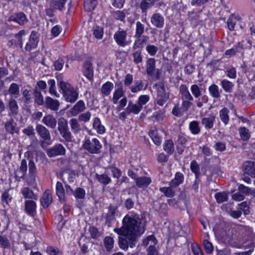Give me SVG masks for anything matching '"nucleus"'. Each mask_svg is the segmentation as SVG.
I'll list each match as a JSON object with an SVG mask.
<instances>
[{"label": "nucleus", "mask_w": 255, "mask_h": 255, "mask_svg": "<svg viewBox=\"0 0 255 255\" xmlns=\"http://www.w3.org/2000/svg\"><path fill=\"white\" fill-rule=\"evenodd\" d=\"M123 226L114 229L119 235L120 248L127 250L135 246L137 239L144 232L145 221L137 214H128L122 220Z\"/></svg>", "instance_id": "nucleus-1"}, {"label": "nucleus", "mask_w": 255, "mask_h": 255, "mask_svg": "<svg viewBox=\"0 0 255 255\" xmlns=\"http://www.w3.org/2000/svg\"><path fill=\"white\" fill-rule=\"evenodd\" d=\"M157 88V96L155 99L156 103L160 106L168 101L169 98V94L166 92L164 85L163 83L160 82L156 84Z\"/></svg>", "instance_id": "nucleus-2"}, {"label": "nucleus", "mask_w": 255, "mask_h": 255, "mask_svg": "<svg viewBox=\"0 0 255 255\" xmlns=\"http://www.w3.org/2000/svg\"><path fill=\"white\" fill-rule=\"evenodd\" d=\"M82 147L91 153H98L100 151L102 145L99 140L95 138L86 139Z\"/></svg>", "instance_id": "nucleus-3"}, {"label": "nucleus", "mask_w": 255, "mask_h": 255, "mask_svg": "<svg viewBox=\"0 0 255 255\" xmlns=\"http://www.w3.org/2000/svg\"><path fill=\"white\" fill-rule=\"evenodd\" d=\"M215 234L219 241L225 244L230 243L233 240V233L230 230L227 231L224 229H215Z\"/></svg>", "instance_id": "nucleus-4"}, {"label": "nucleus", "mask_w": 255, "mask_h": 255, "mask_svg": "<svg viewBox=\"0 0 255 255\" xmlns=\"http://www.w3.org/2000/svg\"><path fill=\"white\" fill-rule=\"evenodd\" d=\"M127 37V31L124 30H119L114 35V39L116 43L121 47H125L130 44V40H128Z\"/></svg>", "instance_id": "nucleus-5"}, {"label": "nucleus", "mask_w": 255, "mask_h": 255, "mask_svg": "<svg viewBox=\"0 0 255 255\" xmlns=\"http://www.w3.org/2000/svg\"><path fill=\"white\" fill-rule=\"evenodd\" d=\"M46 152L48 157H53L59 155H65L66 149L62 144L57 143L53 147L48 149Z\"/></svg>", "instance_id": "nucleus-6"}, {"label": "nucleus", "mask_w": 255, "mask_h": 255, "mask_svg": "<svg viewBox=\"0 0 255 255\" xmlns=\"http://www.w3.org/2000/svg\"><path fill=\"white\" fill-rule=\"evenodd\" d=\"M39 42V36L37 32L32 31L30 35L28 42L26 44L25 49L27 51L35 49Z\"/></svg>", "instance_id": "nucleus-7"}, {"label": "nucleus", "mask_w": 255, "mask_h": 255, "mask_svg": "<svg viewBox=\"0 0 255 255\" xmlns=\"http://www.w3.org/2000/svg\"><path fill=\"white\" fill-rule=\"evenodd\" d=\"M147 74L151 76L155 75V78L158 79L160 77V72L158 69H155V61L153 58H149L147 61L146 64Z\"/></svg>", "instance_id": "nucleus-8"}, {"label": "nucleus", "mask_w": 255, "mask_h": 255, "mask_svg": "<svg viewBox=\"0 0 255 255\" xmlns=\"http://www.w3.org/2000/svg\"><path fill=\"white\" fill-rule=\"evenodd\" d=\"M118 213V207L110 205L108 207V212L106 216V224L110 227L113 221L115 220V216Z\"/></svg>", "instance_id": "nucleus-9"}, {"label": "nucleus", "mask_w": 255, "mask_h": 255, "mask_svg": "<svg viewBox=\"0 0 255 255\" xmlns=\"http://www.w3.org/2000/svg\"><path fill=\"white\" fill-rule=\"evenodd\" d=\"M164 18L163 16L159 13H153L150 18V22L152 25L157 28H162L164 25Z\"/></svg>", "instance_id": "nucleus-10"}, {"label": "nucleus", "mask_w": 255, "mask_h": 255, "mask_svg": "<svg viewBox=\"0 0 255 255\" xmlns=\"http://www.w3.org/2000/svg\"><path fill=\"white\" fill-rule=\"evenodd\" d=\"M36 130L38 135L44 141L51 140V135L49 129L45 127L38 124L36 126Z\"/></svg>", "instance_id": "nucleus-11"}, {"label": "nucleus", "mask_w": 255, "mask_h": 255, "mask_svg": "<svg viewBox=\"0 0 255 255\" xmlns=\"http://www.w3.org/2000/svg\"><path fill=\"white\" fill-rule=\"evenodd\" d=\"M243 168L245 174L253 178L255 177V162L252 161L245 162Z\"/></svg>", "instance_id": "nucleus-12"}, {"label": "nucleus", "mask_w": 255, "mask_h": 255, "mask_svg": "<svg viewBox=\"0 0 255 255\" xmlns=\"http://www.w3.org/2000/svg\"><path fill=\"white\" fill-rule=\"evenodd\" d=\"M8 21H14L19 25H22L26 23L28 20L25 15L22 12L14 13L8 19Z\"/></svg>", "instance_id": "nucleus-13"}, {"label": "nucleus", "mask_w": 255, "mask_h": 255, "mask_svg": "<svg viewBox=\"0 0 255 255\" xmlns=\"http://www.w3.org/2000/svg\"><path fill=\"white\" fill-rule=\"evenodd\" d=\"M83 74L90 81H92L94 71L92 64L89 61H86L83 65Z\"/></svg>", "instance_id": "nucleus-14"}, {"label": "nucleus", "mask_w": 255, "mask_h": 255, "mask_svg": "<svg viewBox=\"0 0 255 255\" xmlns=\"http://www.w3.org/2000/svg\"><path fill=\"white\" fill-rule=\"evenodd\" d=\"M42 122L47 127L51 129H55L57 124L56 118L50 114L45 116L42 120Z\"/></svg>", "instance_id": "nucleus-15"}, {"label": "nucleus", "mask_w": 255, "mask_h": 255, "mask_svg": "<svg viewBox=\"0 0 255 255\" xmlns=\"http://www.w3.org/2000/svg\"><path fill=\"white\" fill-rule=\"evenodd\" d=\"M27 169V162L25 159H22L19 167V170L15 171V177L16 180L19 181L20 178H23L26 173Z\"/></svg>", "instance_id": "nucleus-16"}, {"label": "nucleus", "mask_w": 255, "mask_h": 255, "mask_svg": "<svg viewBox=\"0 0 255 255\" xmlns=\"http://www.w3.org/2000/svg\"><path fill=\"white\" fill-rule=\"evenodd\" d=\"M117 87L113 93V96L112 99V101L114 104H117L119 99L122 97H125V93L122 83L117 85Z\"/></svg>", "instance_id": "nucleus-17"}, {"label": "nucleus", "mask_w": 255, "mask_h": 255, "mask_svg": "<svg viewBox=\"0 0 255 255\" xmlns=\"http://www.w3.org/2000/svg\"><path fill=\"white\" fill-rule=\"evenodd\" d=\"M85 109L86 106L84 102L80 100L70 110V112L72 116H76L83 112Z\"/></svg>", "instance_id": "nucleus-18"}, {"label": "nucleus", "mask_w": 255, "mask_h": 255, "mask_svg": "<svg viewBox=\"0 0 255 255\" xmlns=\"http://www.w3.org/2000/svg\"><path fill=\"white\" fill-rule=\"evenodd\" d=\"M36 204L35 201L32 200H27L25 201V211L30 216H33L36 211Z\"/></svg>", "instance_id": "nucleus-19"}, {"label": "nucleus", "mask_w": 255, "mask_h": 255, "mask_svg": "<svg viewBox=\"0 0 255 255\" xmlns=\"http://www.w3.org/2000/svg\"><path fill=\"white\" fill-rule=\"evenodd\" d=\"M52 202V195L49 190H46L41 199V204L43 208H47Z\"/></svg>", "instance_id": "nucleus-20"}, {"label": "nucleus", "mask_w": 255, "mask_h": 255, "mask_svg": "<svg viewBox=\"0 0 255 255\" xmlns=\"http://www.w3.org/2000/svg\"><path fill=\"white\" fill-rule=\"evenodd\" d=\"M25 30H21L14 35V38L10 41L11 44H15L20 48L22 47V36L25 34Z\"/></svg>", "instance_id": "nucleus-21"}, {"label": "nucleus", "mask_w": 255, "mask_h": 255, "mask_svg": "<svg viewBox=\"0 0 255 255\" xmlns=\"http://www.w3.org/2000/svg\"><path fill=\"white\" fill-rule=\"evenodd\" d=\"M63 95L66 101L71 103L75 102L78 97V93L74 88L67 91Z\"/></svg>", "instance_id": "nucleus-22"}, {"label": "nucleus", "mask_w": 255, "mask_h": 255, "mask_svg": "<svg viewBox=\"0 0 255 255\" xmlns=\"http://www.w3.org/2000/svg\"><path fill=\"white\" fill-rule=\"evenodd\" d=\"M179 92L181 95V98L182 100H193V97L189 92L186 85H181L179 87Z\"/></svg>", "instance_id": "nucleus-23"}, {"label": "nucleus", "mask_w": 255, "mask_h": 255, "mask_svg": "<svg viewBox=\"0 0 255 255\" xmlns=\"http://www.w3.org/2000/svg\"><path fill=\"white\" fill-rule=\"evenodd\" d=\"M126 109L128 113H132L136 115L141 111L142 107L137 103L134 104L131 101H129Z\"/></svg>", "instance_id": "nucleus-24"}, {"label": "nucleus", "mask_w": 255, "mask_h": 255, "mask_svg": "<svg viewBox=\"0 0 255 255\" xmlns=\"http://www.w3.org/2000/svg\"><path fill=\"white\" fill-rule=\"evenodd\" d=\"M56 194L61 202H64L65 200V189L61 182L58 181L56 185Z\"/></svg>", "instance_id": "nucleus-25"}, {"label": "nucleus", "mask_w": 255, "mask_h": 255, "mask_svg": "<svg viewBox=\"0 0 255 255\" xmlns=\"http://www.w3.org/2000/svg\"><path fill=\"white\" fill-rule=\"evenodd\" d=\"M151 182V180L148 177L142 176L136 179V184L139 188H146Z\"/></svg>", "instance_id": "nucleus-26"}, {"label": "nucleus", "mask_w": 255, "mask_h": 255, "mask_svg": "<svg viewBox=\"0 0 255 255\" xmlns=\"http://www.w3.org/2000/svg\"><path fill=\"white\" fill-rule=\"evenodd\" d=\"M21 193L25 198L32 200H37L38 196L34 194L33 191L28 187H23L21 190Z\"/></svg>", "instance_id": "nucleus-27"}, {"label": "nucleus", "mask_w": 255, "mask_h": 255, "mask_svg": "<svg viewBox=\"0 0 255 255\" xmlns=\"http://www.w3.org/2000/svg\"><path fill=\"white\" fill-rule=\"evenodd\" d=\"M8 108L10 111L9 116H15L18 113V106L15 99L11 98L8 102Z\"/></svg>", "instance_id": "nucleus-28"}, {"label": "nucleus", "mask_w": 255, "mask_h": 255, "mask_svg": "<svg viewBox=\"0 0 255 255\" xmlns=\"http://www.w3.org/2000/svg\"><path fill=\"white\" fill-rule=\"evenodd\" d=\"M215 121V117L214 116H210L208 117L203 118L202 119L201 124L206 128L210 129L213 128Z\"/></svg>", "instance_id": "nucleus-29"}, {"label": "nucleus", "mask_w": 255, "mask_h": 255, "mask_svg": "<svg viewBox=\"0 0 255 255\" xmlns=\"http://www.w3.org/2000/svg\"><path fill=\"white\" fill-rule=\"evenodd\" d=\"M47 107L53 111H57L59 107V102L50 97H47L45 101Z\"/></svg>", "instance_id": "nucleus-30"}, {"label": "nucleus", "mask_w": 255, "mask_h": 255, "mask_svg": "<svg viewBox=\"0 0 255 255\" xmlns=\"http://www.w3.org/2000/svg\"><path fill=\"white\" fill-rule=\"evenodd\" d=\"M114 88V84L111 82H107L103 84L101 88V92L104 96H108L110 94Z\"/></svg>", "instance_id": "nucleus-31"}, {"label": "nucleus", "mask_w": 255, "mask_h": 255, "mask_svg": "<svg viewBox=\"0 0 255 255\" xmlns=\"http://www.w3.org/2000/svg\"><path fill=\"white\" fill-rule=\"evenodd\" d=\"M93 127L99 134H103L105 131V127L101 125L100 120L98 118H95L94 119Z\"/></svg>", "instance_id": "nucleus-32"}, {"label": "nucleus", "mask_w": 255, "mask_h": 255, "mask_svg": "<svg viewBox=\"0 0 255 255\" xmlns=\"http://www.w3.org/2000/svg\"><path fill=\"white\" fill-rule=\"evenodd\" d=\"M5 128L7 132L11 134L17 132V129L16 128V123L14 122L13 119L5 123Z\"/></svg>", "instance_id": "nucleus-33"}, {"label": "nucleus", "mask_w": 255, "mask_h": 255, "mask_svg": "<svg viewBox=\"0 0 255 255\" xmlns=\"http://www.w3.org/2000/svg\"><path fill=\"white\" fill-rule=\"evenodd\" d=\"M159 191L164 193L165 196L168 198H171L175 195L176 189L170 186L168 187H161Z\"/></svg>", "instance_id": "nucleus-34"}, {"label": "nucleus", "mask_w": 255, "mask_h": 255, "mask_svg": "<svg viewBox=\"0 0 255 255\" xmlns=\"http://www.w3.org/2000/svg\"><path fill=\"white\" fill-rule=\"evenodd\" d=\"M229 110L225 107L223 108L219 112L220 119L225 125H227L229 123Z\"/></svg>", "instance_id": "nucleus-35"}, {"label": "nucleus", "mask_w": 255, "mask_h": 255, "mask_svg": "<svg viewBox=\"0 0 255 255\" xmlns=\"http://www.w3.org/2000/svg\"><path fill=\"white\" fill-rule=\"evenodd\" d=\"M163 148L165 152L171 154L174 151L173 142L171 139L166 140L163 144Z\"/></svg>", "instance_id": "nucleus-36"}, {"label": "nucleus", "mask_w": 255, "mask_h": 255, "mask_svg": "<svg viewBox=\"0 0 255 255\" xmlns=\"http://www.w3.org/2000/svg\"><path fill=\"white\" fill-rule=\"evenodd\" d=\"M237 20V16L235 14H231L230 16L227 21V26L230 30L233 31L234 30Z\"/></svg>", "instance_id": "nucleus-37"}, {"label": "nucleus", "mask_w": 255, "mask_h": 255, "mask_svg": "<svg viewBox=\"0 0 255 255\" xmlns=\"http://www.w3.org/2000/svg\"><path fill=\"white\" fill-rule=\"evenodd\" d=\"M221 86L224 91L226 92L231 93L232 91L233 88L234 87V84L227 80L224 79L221 81Z\"/></svg>", "instance_id": "nucleus-38"}, {"label": "nucleus", "mask_w": 255, "mask_h": 255, "mask_svg": "<svg viewBox=\"0 0 255 255\" xmlns=\"http://www.w3.org/2000/svg\"><path fill=\"white\" fill-rule=\"evenodd\" d=\"M84 8L89 11L93 10L97 4L96 0H84Z\"/></svg>", "instance_id": "nucleus-39"}, {"label": "nucleus", "mask_w": 255, "mask_h": 255, "mask_svg": "<svg viewBox=\"0 0 255 255\" xmlns=\"http://www.w3.org/2000/svg\"><path fill=\"white\" fill-rule=\"evenodd\" d=\"M70 125L71 128L73 132L78 133L81 129V127L76 119H72L70 121Z\"/></svg>", "instance_id": "nucleus-40"}, {"label": "nucleus", "mask_w": 255, "mask_h": 255, "mask_svg": "<svg viewBox=\"0 0 255 255\" xmlns=\"http://www.w3.org/2000/svg\"><path fill=\"white\" fill-rule=\"evenodd\" d=\"M149 135L155 144L159 145L161 144V138L158 136L156 130H150L149 132Z\"/></svg>", "instance_id": "nucleus-41"}, {"label": "nucleus", "mask_w": 255, "mask_h": 255, "mask_svg": "<svg viewBox=\"0 0 255 255\" xmlns=\"http://www.w3.org/2000/svg\"><path fill=\"white\" fill-rule=\"evenodd\" d=\"M69 128L68 121L64 118H60L58 121V130L59 132Z\"/></svg>", "instance_id": "nucleus-42"}, {"label": "nucleus", "mask_w": 255, "mask_h": 255, "mask_svg": "<svg viewBox=\"0 0 255 255\" xmlns=\"http://www.w3.org/2000/svg\"><path fill=\"white\" fill-rule=\"evenodd\" d=\"M209 91L210 95L215 98H219L220 97V92L218 87L215 85L213 84L209 88Z\"/></svg>", "instance_id": "nucleus-43"}, {"label": "nucleus", "mask_w": 255, "mask_h": 255, "mask_svg": "<svg viewBox=\"0 0 255 255\" xmlns=\"http://www.w3.org/2000/svg\"><path fill=\"white\" fill-rule=\"evenodd\" d=\"M67 0H52L51 1V7L55 9L62 10Z\"/></svg>", "instance_id": "nucleus-44"}, {"label": "nucleus", "mask_w": 255, "mask_h": 255, "mask_svg": "<svg viewBox=\"0 0 255 255\" xmlns=\"http://www.w3.org/2000/svg\"><path fill=\"white\" fill-rule=\"evenodd\" d=\"M8 91L11 95H13L15 98H17L19 95V86L16 83H13L10 85Z\"/></svg>", "instance_id": "nucleus-45"}, {"label": "nucleus", "mask_w": 255, "mask_h": 255, "mask_svg": "<svg viewBox=\"0 0 255 255\" xmlns=\"http://www.w3.org/2000/svg\"><path fill=\"white\" fill-rule=\"evenodd\" d=\"M144 26L140 21L136 22L135 34L134 37L135 38H140L141 35L144 32Z\"/></svg>", "instance_id": "nucleus-46"}, {"label": "nucleus", "mask_w": 255, "mask_h": 255, "mask_svg": "<svg viewBox=\"0 0 255 255\" xmlns=\"http://www.w3.org/2000/svg\"><path fill=\"white\" fill-rule=\"evenodd\" d=\"M190 169L194 173L196 178H198L200 174V166L195 160H193L190 163Z\"/></svg>", "instance_id": "nucleus-47"}, {"label": "nucleus", "mask_w": 255, "mask_h": 255, "mask_svg": "<svg viewBox=\"0 0 255 255\" xmlns=\"http://www.w3.org/2000/svg\"><path fill=\"white\" fill-rule=\"evenodd\" d=\"M215 197L218 203H222L228 200V195L225 192H218L215 194Z\"/></svg>", "instance_id": "nucleus-48"}, {"label": "nucleus", "mask_w": 255, "mask_h": 255, "mask_svg": "<svg viewBox=\"0 0 255 255\" xmlns=\"http://www.w3.org/2000/svg\"><path fill=\"white\" fill-rule=\"evenodd\" d=\"M35 98V102L39 105H42L43 103V97L41 92L37 89V87H35L33 90Z\"/></svg>", "instance_id": "nucleus-49"}, {"label": "nucleus", "mask_w": 255, "mask_h": 255, "mask_svg": "<svg viewBox=\"0 0 255 255\" xmlns=\"http://www.w3.org/2000/svg\"><path fill=\"white\" fill-rule=\"evenodd\" d=\"M104 243L106 250L110 251L113 248L114 240L111 237H106L104 240Z\"/></svg>", "instance_id": "nucleus-50"}, {"label": "nucleus", "mask_w": 255, "mask_h": 255, "mask_svg": "<svg viewBox=\"0 0 255 255\" xmlns=\"http://www.w3.org/2000/svg\"><path fill=\"white\" fill-rule=\"evenodd\" d=\"M154 4L150 1L142 0L140 3V8L142 13H146L148 8L152 7Z\"/></svg>", "instance_id": "nucleus-51"}, {"label": "nucleus", "mask_w": 255, "mask_h": 255, "mask_svg": "<svg viewBox=\"0 0 255 255\" xmlns=\"http://www.w3.org/2000/svg\"><path fill=\"white\" fill-rule=\"evenodd\" d=\"M96 177L99 182L105 185L109 184L111 181L110 178L108 177L107 175L105 174L100 175L96 174Z\"/></svg>", "instance_id": "nucleus-52"}, {"label": "nucleus", "mask_w": 255, "mask_h": 255, "mask_svg": "<svg viewBox=\"0 0 255 255\" xmlns=\"http://www.w3.org/2000/svg\"><path fill=\"white\" fill-rule=\"evenodd\" d=\"M189 128L194 134H197L200 132L199 124L197 121H193L189 124Z\"/></svg>", "instance_id": "nucleus-53"}, {"label": "nucleus", "mask_w": 255, "mask_h": 255, "mask_svg": "<svg viewBox=\"0 0 255 255\" xmlns=\"http://www.w3.org/2000/svg\"><path fill=\"white\" fill-rule=\"evenodd\" d=\"M143 83L140 80H135L134 85L130 88L132 92L136 93L141 90L143 89Z\"/></svg>", "instance_id": "nucleus-54"}, {"label": "nucleus", "mask_w": 255, "mask_h": 255, "mask_svg": "<svg viewBox=\"0 0 255 255\" xmlns=\"http://www.w3.org/2000/svg\"><path fill=\"white\" fill-rule=\"evenodd\" d=\"M239 132L241 138L246 141L250 138V135L249 133V129L245 127L241 128L239 129Z\"/></svg>", "instance_id": "nucleus-55"}, {"label": "nucleus", "mask_w": 255, "mask_h": 255, "mask_svg": "<svg viewBox=\"0 0 255 255\" xmlns=\"http://www.w3.org/2000/svg\"><path fill=\"white\" fill-rule=\"evenodd\" d=\"M58 85L60 89L63 91V94L67 91L74 89L69 83L63 81H60Z\"/></svg>", "instance_id": "nucleus-56"}, {"label": "nucleus", "mask_w": 255, "mask_h": 255, "mask_svg": "<svg viewBox=\"0 0 255 255\" xmlns=\"http://www.w3.org/2000/svg\"><path fill=\"white\" fill-rule=\"evenodd\" d=\"M137 39L134 41L133 44V48L136 49L139 48H142L143 44L146 41V37H143L142 38H136Z\"/></svg>", "instance_id": "nucleus-57"}, {"label": "nucleus", "mask_w": 255, "mask_h": 255, "mask_svg": "<svg viewBox=\"0 0 255 255\" xmlns=\"http://www.w3.org/2000/svg\"><path fill=\"white\" fill-rule=\"evenodd\" d=\"M242 49V47L240 46V44L239 43L238 45L235 46L232 48L227 50L225 52V54L227 55L232 56L236 54L237 52L240 51Z\"/></svg>", "instance_id": "nucleus-58"}, {"label": "nucleus", "mask_w": 255, "mask_h": 255, "mask_svg": "<svg viewBox=\"0 0 255 255\" xmlns=\"http://www.w3.org/2000/svg\"><path fill=\"white\" fill-rule=\"evenodd\" d=\"M74 195L77 199H83L85 196V191L82 188H77L74 192Z\"/></svg>", "instance_id": "nucleus-59"}, {"label": "nucleus", "mask_w": 255, "mask_h": 255, "mask_svg": "<svg viewBox=\"0 0 255 255\" xmlns=\"http://www.w3.org/2000/svg\"><path fill=\"white\" fill-rule=\"evenodd\" d=\"M22 100L25 104H28L31 102V94L30 91L25 89L22 92Z\"/></svg>", "instance_id": "nucleus-60"}, {"label": "nucleus", "mask_w": 255, "mask_h": 255, "mask_svg": "<svg viewBox=\"0 0 255 255\" xmlns=\"http://www.w3.org/2000/svg\"><path fill=\"white\" fill-rule=\"evenodd\" d=\"M103 29L99 26L94 27L93 34L97 39H102L103 36Z\"/></svg>", "instance_id": "nucleus-61"}, {"label": "nucleus", "mask_w": 255, "mask_h": 255, "mask_svg": "<svg viewBox=\"0 0 255 255\" xmlns=\"http://www.w3.org/2000/svg\"><path fill=\"white\" fill-rule=\"evenodd\" d=\"M191 91L195 98H198L201 95V91L199 86L196 84L191 86Z\"/></svg>", "instance_id": "nucleus-62"}, {"label": "nucleus", "mask_w": 255, "mask_h": 255, "mask_svg": "<svg viewBox=\"0 0 255 255\" xmlns=\"http://www.w3.org/2000/svg\"><path fill=\"white\" fill-rule=\"evenodd\" d=\"M238 190L240 193H244L246 195L253 194L254 191L248 187L245 186L243 184H241L238 187Z\"/></svg>", "instance_id": "nucleus-63"}, {"label": "nucleus", "mask_w": 255, "mask_h": 255, "mask_svg": "<svg viewBox=\"0 0 255 255\" xmlns=\"http://www.w3.org/2000/svg\"><path fill=\"white\" fill-rule=\"evenodd\" d=\"M46 252L48 255H62V252L58 248L51 246L47 248Z\"/></svg>", "instance_id": "nucleus-64"}]
</instances>
